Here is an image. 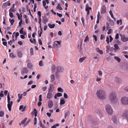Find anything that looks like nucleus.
Segmentation results:
<instances>
[{"instance_id": "obj_1", "label": "nucleus", "mask_w": 128, "mask_h": 128, "mask_svg": "<svg viewBox=\"0 0 128 128\" xmlns=\"http://www.w3.org/2000/svg\"><path fill=\"white\" fill-rule=\"evenodd\" d=\"M96 95L99 99L103 100L105 96V93L104 91L102 90H99L97 91Z\"/></svg>"}, {"instance_id": "obj_2", "label": "nucleus", "mask_w": 128, "mask_h": 128, "mask_svg": "<svg viewBox=\"0 0 128 128\" xmlns=\"http://www.w3.org/2000/svg\"><path fill=\"white\" fill-rule=\"evenodd\" d=\"M109 98L113 103L116 102L117 100L116 94L114 92H112L110 94Z\"/></svg>"}, {"instance_id": "obj_3", "label": "nucleus", "mask_w": 128, "mask_h": 128, "mask_svg": "<svg viewBox=\"0 0 128 128\" xmlns=\"http://www.w3.org/2000/svg\"><path fill=\"white\" fill-rule=\"evenodd\" d=\"M106 109L107 113L110 115L112 114L113 111L111 106L109 104H107L106 106Z\"/></svg>"}, {"instance_id": "obj_4", "label": "nucleus", "mask_w": 128, "mask_h": 128, "mask_svg": "<svg viewBox=\"0 0 128 128\" xmlns=\"http://www.w3.org/2000/svg\"><path fill=\"white\" fill-rule=\"evenodd\" d=\"M121 101L122 103L124 105L128 104V98L126 97L122 98L121 99Z\"/></svg>"}, {"instance_id": "obj_5", "label": "nucleus", "mask_w": 128, "mask_h": 128, "mask_svg": "<svg viewBox=\"0 0 128 128\" xmlns=\"http://www.w3.org/2000/svg\"><path fill=\"white\" fill-rule=\"evenodd\" d=\"M61 42L58 41H55L53 45V46L54 48H56L58 47V44L60 45Z\"/></svg>"}, {"instance_id": "obj_6", "label": "nucleus", "mask_w": 128, "mask_h": 128, "mask_svg": "<svg viewBox=\"0 0 128 128\" xmlns=\"http://www.w3.org/2000/svg\"><path fill=\"white\" fill-rule=\"evenodd\" d=\"M111 119L112 122L115 124H116L118 122V120H117V117L116 116H112Z\"/></svg>"}, {"instance_id": "obj_7", "label": "nucleus", "mask_w": 128, "mask_h": 128, "mask_svg": "<svg viewBox=\"0 0 128 128\" xmlns=\"http://www.w3.org/2000/svg\"><path fill=\"white\" fill-rule=\"evenodd\" d=\"M122 117L123 118H126L127 120H128V110L125 111L122 115Z\"/></svg>"}, {"instance_id": "obj_8", "label": "nucleus", "mask_w": 128, "mask_h": 128, "mask_svg": "<svg viewBox=\"0 0 128 128\" xmlns=\"http://www.w3.org/2000/svg\"><path fill=\"white\" fill-rule=\"evenodd\" d=\"M121 36V39L123 42H126L128 41V38H126L124 35H120Z\"/></svg>"}, {"instance_id": "obj_9", "label": "nucleus", "mask_w": 128, "mask_h": 128, "mask_svg": "<svg viewBox=\"0 0 128 128\" xmlns=\"http://www.w3.org/2000/svg\"><path fill=\"white\" fill-rule=\"evenodd\" d=\"M28 72V69L26 68H23L22 69V71L21 72V74L23 75L24 73L27 74Z\"/></svg>"}, {"instance_id": "obj_10", "label": "nucleus", "mask_w": 128, "mask_h": 128, "mask_svg": "<svg viewBox=\"0 0 128 128\" xmlns=\"http://www.w3.org/2000/svg\"><path fill=\"white\" fill-rule=\"evenodd\" d=\"M13 104V102L12 101H11L9 103H8V107L9 111H10L11 110L12 106Z\"/></svg>"}, {"instance_id": "obj_11", "label": "nucleus", "mask_w": 128, "mask_h": 128, "mask_svg": "<svg viewBox=\"0 0 128 128\" xmlns=\"http://www.w3.org/2000/svg\"><path fill=\"white\" fill-rule=\"evenodd\" d=\"M57 71L60 72H63L64 70L62 67L58 66L57 67Z\"/></svg>"}, {"instance_id": "obj_12", "label": "nucleus", "mask_w": 128, "mask_h": 128, "mask_svg": "<svg viewBox=\"0 0 128 128\" xmlns=\"http://www.w3.org/2000/svg\"><path fill=\"white\" fill-rule=\"evenodd\" d=\"M43 20L45 24H46L48 21V19L45 16H43Z\"/></svg>"}, {"instance_id": "obj_13", "label": "nucleus", "mask_w": 128, "mask_h": 128, "mask_svg": "<svg viewBox=\"0 0 128 128\" xmlns=\"http://www.w3.org/2000/svg\"><path fill=\"white\" fill-rule=\"evenodd\" d=\"M64 99L63 98H60V104L61 106L62 104H64L65 103V101L64 100Z\"/></svg>"}, {"instance_id": "obj_14", "label": "nucleus", "mask_w": 128, "mask_h": 128, "mask_svg": "<svg viewBox=\"0 0 128 128\" xmlns=\"http://www.w3.org/2000/svg\"><path fill=\"white\" fill-rule=\"evenodd\" d=\"M52 96V94L51 93L49 92L47 94L46 98L48 99L51 98Z\"/></svg>"}, {"instance_id": "obj_15", "label": "nucleus", "mask_w": 128, "mask_h": 128, "mask_svg": "<svg viewBox=\"0 0 128 128\" xmlns=\"http://www.w3.org/2000/svg\"><path fill=\"white\" fill-rule=\"evenodd\" d=\"M48 105L49 108H51L53 106L52 102V100L48 102Z\"/></svg>"}, {"instance_id": "obj_16", "label": "nucleus", "mask_w": 128, "mask_h": 128, "mask_svg": "<svg viewBox=\"0 0 128 128\" xmlns=\"http://www.w3.org/2000/svg\"><path fill=\"white\" fill-rule=\"evenodd\" d=\"M53 86L52 84H50V86L48 88V92H52L53 90H52V88H53Z\"/></svg>"}, {"instance_id": "obj_17", "label": "nucleus", "mask_w": 128, "mask_h": 128, "mask_svg": "<svg viewBox=\"0 0 128 128\" xmlns=\"http://www.w3.org/2000/svg\"><path fill=\"white\" fill-rule=\"evenodd\" d=\"M48 26L50 28L52 29L53 28H54L55 26V25L54 24H48Z\"/></svg>"}, {"instance_id": "obj_18", "label": "nucleus", "mask_w": 128, "mask_h": 128, "mask_svg": "<svg viewBox=\"0 0 128 128\" xmlns=\"http://www.w3.org/2000/svg\"><path fill=\"white\" fill-rule=\"evenodd\" d=\"M17 55L20 58H22V54L21 51H18V52Z\"/></svg>"}, {"instance_id": "obj_19", "label": "nucleus", "mask_w": 128, "mask_h": 128, "mask_svg": "<svg viewBox=\"0 0 128 128\" xmlns=\"http://www.w3.org/2000/svg\"><path fill=\"white\" fill-rule=\"evenodd\" d=\"M114 50H120V48H119L117 44H114Z\"/></svg>"}, {"instance_id": "obj_20", "label": "nucleus", "mask_w": 128, "mask_h": 128, "mask_svg": "<svg viewBox=\"0 0 128 128\" xmlns=\"http://www.w3.org/2000/svg\"><path fill=\"white\" fill-rule=\"evenodd\" d=\"M50 78H51V80H50V82H53L55 79V78H54V74H52L50 76Z\"/></svg>"}, {"instance_id": "obj_21", "label": "nucleus", "mask_w": 128, "mask_h": 128, "mask_svg": "<svg viewBox=\"0 0 128 128\" xmlns=\"http://www.w3.org/2000/svg\"><path fill=\"white\" fill-rule=\"evenodd\" d=\"M101 18V17L100 16V15H97V20L96 22L97 24L99 23L100 20Z\"/></svg>"}, {"instance_id": "obj_22", "label": "nucleus", "mask_w": 128, "mask_h": 128, "mask_svg": "<svg viewBox=\"0 0 128 128\" xmlns=\"http://www.w3.org/2000/svg\"><path fill=\"white\" fill-rule=\"evenodd\" d=\"M42 32V28H40V31L38 30V34H39L40 37H41V35Z\"/></svg>"}, {"instance_id": "obj_23", "label": "nucleus", "mask_w": 128, "mask_h": 128, "mask_svg": "<svg viewBox=\"0 0 128 128\" xmlns=\"http://www.w3.org/2000/svg\"><path fill=\"white\" fill-rule=\"evenodd\" d=\"M86 57L84 56L82 58H80L79 59V62H80L81 63L85 59Z\"/></svg>"}, {"instance_id": "obj_24", "label": "nucleus", "mask_w": 128, "mask_h": 128, "mask_svg": "<svg viewBox=\"0 0 128 128\" xmlns=\"http://www.w3.org/2000/svg\"><path fill=\"white\" fill-rule=\"evenodd\" d=\"M70 112L69 111H68L65 114L64 117L65 118H66L67 117H68L70 114Z\"/></svg>"}, {"instance_id": "obj_25", "label": "nucleus", "mask_w": 128, "mask_h": 128, "mask_svg": "<svg viewBox=\"0 0 128 128\" xmlns=\"http://www.w3.org/2000/svg\"><path fill=\"white\" fill-rule=\"evenodd\" d=\"M106 12V9L105 6L103 7L102 8L101 13L104 14Z\"/></svg>"}, {"instance_id": "obj_26", "label": "nucleus", "mask_w": 128, "mask_h": 128, "mask_svg": "<svg viewBox=\"0 0 128 128\" xmlns=\"http://www.w3.org/2000/svg\"><path fill=\"white\" fill-rule=\"evenodd\" d=\"M27 66L29 68L31 69L32 67V63H28L27 64Z\"/></svg>"}, {"instance_id": "obj_27", "label": "nucleus", "mask_w": 128, "mask_h": 128, "mask_svg": "<svg viewBox=\"0 0 128 128\" xmlns=\"http://www.w3.org/2000/svg\"><path fill=\"white\" fill-rule=\"evenodd\" d=\"M9 21L11 25H13L14 23L15 22L14 20L13 19H12L11 20L10 18L9 19Z\"/></svg>"}, {"instance_id": "obj_28", "label": "nucleus", "mask_w": 128, "mask_h": 128, "mask_svg": "<svg viewBox=\"0 0 128 128\" xmlns=\"http://www.w3.org/2000/svg\"><path fill=\"white\" fill-rule=\"evenodd\" d=\"M56 8L60 10H62V8L60 4H58V6L56 7Z\"/></svg>"}, {"instance_id": "obj_29", "label": "nucleus", "mask_w": 128, "mask_h": 128, "mask_svg": "<svg viewBox=\"0 0 128 128\" xmlns=\"http://www.w3.org/2000/svg\"><path fill=\"white\" fill-rule=\"evenodd\" d=\"M120 23V25H121L122 24V22L121 19L120 20H118L116 21V23L117 24H118Z\"/></svg>"}, {"instance_id": "obj_30", "label": "nucleus", "mask_w": 128, "mask_h": 128, "mask_svg": "<svg viewBox=\"0 0 128 128\" xmlns=\"http://www.w3.org/2000/svg\"><path fill=\"white\" fill-rule=\"evenodd\" d=\"M33 112L35 114V115H34V116H35V117H36L37 116V110H36V108H35L34 109Z\"/></svg>"}, {"instance_id": "obj_31", "label": "nucleus", "mask_w": 128, "mask_h": 128, "mask_svg": "<svg viewBox=\"0 0 128 128\" xmlns=\"http://www.w3.org/2000/svg\"><path fill=\"white\" fill-rule=\"evenodd\" d=\"M114 58L118 61V62H120L121 60L117 56H115L114 57Z\"/></svg>"}, {"instance_id": "obj_32", "label": "nucleus", "mask_w": 128, "mask_h": 128, "mask_svg": "<svg viewBox=\"0 0 128 128\" xmlns=\"http://www.w3.org/2000/svg\"><path fill=\"white\" fill-rule=\"evenodd\" d=\"M8 3L7 2L4 3L3 4L2 7H4V8L8 6Z\"/></svg>"}, {"instance_id": "obj_33", "label": "nucleus", "mask_w": 128, "mask_h": 128, "mask_svg": "<svg viewBox=\"0 0 128 128\" xmlns=\"http://www.w3.org/2000/svg\"><path fill=\"white\" fill-rule=\"evenodd\" d=\"M30 54L31 55H32L33 54V50L32 48L30 49Z\"/></svg>"}, {"instance_id": "obj_34", "label": "nucleus", "mask_w": 128, "mask_h": 128, "mask_svg": "<svg viewBox=\"0 0 128 128\" xmlns=\"http://www.w3.org/2000/svg\"><path fill=\"white\" fill-rule=\"evenodd\" d=\"M10 56L12 58H14L16 56H14L13 54L12 53H11L10 54Z\"/></svg>"}, {"instance_id": "obj_35", "label": "nucleus", "mask_w": 128, "mask_h": 128, "mask_svg": "<svg viewBox=\"0 0 128 128\" xmlns=\"http://www.w3.org/2000/svg\"><path fill=\"white\" fill-rule=\"evenodd\" d=\"M30 122V120H29L26 122V123L24 125V126L25 127L26 126H27L28 124Z\"/></svg>"}, {"instance_id": "obj_36", "label": "nucleus", "mask_w": 128, "mask_h": 128, "mask_svg": "<svg viewBox=\"0 0 128 128\" xmlns=\"http://www.w3.org/2000/svg\"><path fill=\"white\" fill-rule=\"evenodd\" d=\"M14 8H11L9 10V12H15L16 10L13 9Z\"/></svg>"}, {"instance_id": "obj_37", "label": "nucleus", "mask_w": 128, "mask_h": 128, "mask_svg": "<svg viewBox=\"0 0 128 128\" xmlns=\"http://www.w3.org/2000/svg\"><path fill=\"white\" fill-rule=\"evenodd\" d=\"M109 13H110V15H111V17L112 18L114 19V17L113 16V14H112V11L110 10L109 12Z\"/></svg>"}, {"instance_id": "obj_38", "label": "nucleus", "mask_w": 128, "mask_h": 128, "mask_svg": "<svg viewBox=\"0 0 128 128\" xmlns=\"http://www.w3.org/2000/svg\"><path fill=\"white\" fill-rule=\"evenodd\" d=\"M27 118H25L24 120L21 121V123L22 124H24L26 122V120L27 119Z\"/></svg>"}, {"instance_id": "obj_39", "label": "nucleus", "mask_w": 128, "mask_h": 128, "mask_svg": "<svg viewBox=\"0 0 128 128\" xmlns=\"http://www.w3.org/2000/svg\"><path fill=\"white\" fill-rule=\"evenodd\" d=\"M110 48V45H107L106 46V51L107 52H109Z\"/></svg>"}, {"instance_id": "obj_40", "label": "nucleus", "mask_w": 128, "mask_h": 128, "mask_svg": "<svg viewBox=\"0 0 128 128\" xmlns=\"http://www.w3.org/2000/svg\"><path fill=\"white\" fill-rule=\"evenodd\" d=\"M85 10L86 11L89 10L88 4H86Z\"/></svg>"}, {"instance_id": "obj_41", "label": "nucleus", "mask_w": 128, "mask_h": 128, "mask_svg": "<svg viewBox=\"0 0 128 128\" xmlns=\"http://www.w3.org/2000/svg\"><path fill=\"white\" fill-rule=\"evenodd\" d=\"M115 42L116 44H118V45H120L121 44V43L120 42L119 40H116L115 41Z\"/></svg>"}, {"instance_id": "obj_42", "label": "nucleus", "mask_w": 128, "mask_h": 128, "mask_svg": "<svg viewBox=\"0 0 128 128\" xmlns=\"http://www.w3.org/2000/svg\"><path fill=\"white\" fill-rule=\"evenodd\" d=\"M9 16L10 17L12 18L14 17V14L12 12H10Z\"/></svg>"}, {"instance_id": "obj_43", "label": "nucleus", "mask_w": 128, "mask_h": 128, "mask_svg": "<svg viewBox=\"0 0 128 128\" xmlns=\"http://www.w3.org/2000/svg\"><path fill=\"white\" fill-rule=\"evenodd\" d=\"M56 94L58 97L62 96V94L60 93H58Z\"/></svg>"}, {"instance_id": "obj_44", "label": "nucleus", "mask_w": 128, "mask_h": 128, "mask_svg": "<svg viewBox=\"0 0 128 128\" xmlns=\"http://www.w3.org/2000/svg\"><path fill=\"white\" fill-rule=\"evenodd\" d=\"M58 92H63V90L61 88H58Z\"/></svg>"}, {"instance_id": "obj_45", "label": "nucleus", "mask_w": 128, "mask_h": 128, "mask_svg": "<svg viewBox=\"0 0 128 128\" xmlns=\"http://www.w3.org/2000/svg\"><path fill=\"white\" fill-rule=\"evenodd\" d=\"M22 23V19H21L19 23V26L20 27L21 26V25Z\"/></svg>"}, {"instance_id": "obj_46", "label": "nucleus", "mask_w": 128, "mask_h": 128, "mask_svg": "<svg viewBox=\"0 0 128 128\" xmlns=\"http://www.w3.org/2000/svg\"><path fill=\"white\" fill-rule=\"evenodd\" d=\"M18 97L19 98H20V99H22V95H23L22 94H21L20 95V94H18Z\"/></svg>"}, {"instance_id": "obj_47", "label": "nucleus", "mask_w": 128, "mask_h": 128, "mask_svg": "<svg viewBox=\"0 0 128 128\" xmlns=\"http://www.w3.org/2000/svg\"><path fill=\"white\" fill-rule=\"evenodd\" d=\"M20 14L21 15V16H20V15L18 16V18L19 20H20L21 19H22V13H20Z\"/></svg>"}, {"instance_id": "obj_48", "label": "nucleus", "mask_w": 128, "mask_h": 128, "mask_svg": "<svg viewBox=\"0 0 128 128\" xmlns=\"http://www.w3.org/2000/svg\"><path fill=\"white\" fill-rule=\"evenodd\" d=\"M4 114V113L3 111H0V116L2 117Z\"/></svg>"}, {"instance_id": "obj_49", "label": "nucleus", "mask_w": 128, "mask_h": 128, "mask_svg": "<svg viewBox=\"0 0 128 128\" xmlns=\"http://www.w3.org/2000/svg\"><path fill=\"white\" fill-rule=\"evenodd\" d=\"M109 37L108 36L106 37V42H107V43L108 44L109 43Z\"/></svg>"}, {"instance_id": "obj_50", "label": "nucleus", "mask_w": 128, "mask_h": 128, "mask_svg": "<svg viewBox=\"0 0 128 128\" xmlns=\"http://www.w3.org/2000/svg\"><path fill=\"white\" fill-rule=\"evenodd\" d=\"M39 65L40 66H43V64L42 61L41 60L40 62L39 63Z\"/></svg>"}, {"instance_id": "obj_51", "label": "nucleus", "mask_w": 128, "mask_h": 128, "mask_svg": "<svg viewBox=\"0 0 128 128\" xmlns=\"http://www.w3.org/2000/svg\"><path fill=\"white\" fill-rule=\"evenodd\" d=\"M110 24L111 26H113L114 24V22L113 20H111L110 22Z\"/></svg>"}, {"instance_id": "obj_52", "label": "nucleus", "mask_w": 128, "mask_h": 128, "mask_svg": "<svg viewBox=\"0 0 128 128\" xmlns=\"http://www.w3.org/2000/svg\"><path fill=\"white\" fill-rule=\"evenodd\" d=\"M93 37L94 38V39L96 42L97 40V36H96L94 35Z\"/></svg>"}, {"instance_id": "obj_53", "label": "nucleus", "mask_w": 128, "mask_h": 128, "mask_svg": "<svg viewBox=\"0 0 128 128\" xmlns=\"http://www.w3.org/2000/svg\"><path fill=\"white\" fill-rule=\"evenodd\" d=\"M23 28H22L20 30V34H22L23 32Z\"/></svg>"}, {"instance_id": "obj_54", "label": "nucleus", "mask_w": 128, "mask_h": 128, "mask_svg": "<svg viewBox=\"0 0 128 128\" xmlns=\"http://www.w3.org/2000/svg\"><path fill=\"white\" fill-rule=\"evenodd\" d=\"M88 40V36H87L85 38L84 40V42H87Z\"/></svg>"}, {"instance_id": "obj_55", "label": "nucleus", "mask_w": 128, "mask_h": 128, "mask_svg": "<svg viewBox=\"0 0 128 128\" xmlns=\"http://www.w3.org/2000/svg\"><path fill=\"white\" fill-rule=\"evenodd\" d=\"M2 44L4 46H7V42L6 41H4L2 42Z\"/></svg>"}, {"instance_id": "obj_56", "label": "nucleus", "mask_w": 128, "mask_h": 128, "mask_svg": "<svg viewBox=\"0 0 128 128\" xmlns=\"http://www.w3.org/2000/svg\"><path fill=\"white\" fill-rule=\"evenodd\" d=\"M55 70V67L54 65L53 66L52 68V70L53 72H54Z\"/></svg>"}, {"instance_id": "obj_57", "label": "nucleus", "mask_w": 128, "mask_h": 128, "mask_svg": "<svg viewBox=\"0 0 128 128\" xmlns=\"http://www.w3.org/2000/svg\"><path fill=\"white\" fill-rule=\"evenodd\" d=\"M119 38V34L118 33H117L115 36V38L116 39H118Z\"/></svg>"}, {"instance_id": "obj_58", "label": "nucleus", "mask_w": 128, "mask_h": 128, "mask_svg": "<svg viewBox=\"0 0 128 128\" xmlns=\"http://www.w3.org/2000/svg\"><path fill=\"white\" fill-rule=\"evenodd\" d=\"M3 92V91H1V92L0 93V96L1 97H2L4 96Z\"/></svg>"}, {"instance_id": "obj_59", "label": "nucleus", "mask_w": 128, "mask_h": 128, "mask_svg": "<svg viewBox=\"0 0 128 128\" xmlns=\"http://www.w3.org/2000/svg\"><path fill=\"white\" fill-rule=\"evenodd\" d=\"M64 97L65 98H68V96L65 93H64Z\"/></svg>"}, {"instance_id": "obj_60", "label": "nucleus", "mask_w": 128, "mask_h": 128, "mask_svg": "<svg viewBox=\"0 0 128 128\" xmlns=\"http://www.w3.org/2000/svg\"><path fill=\"white\" fill-rule=\"evenodd\" d=\"M38 14L39 16V17H41V12L40 11H38Z\"/></svg>"}, {"instance_id": "obj_61", "label": "nucleus", "mask_w": 128, "mask_h": 128, "mask_svg": "<svg viewBox=\"0 0 128 128\" xmlns=\"http://www.w3.org/2000/svg\"><path fill=\"white\" fill-rule=\"evenodd\" d=\"M38 41L40 44L41 45H42V43L41 40L40 38L38 39Z\"/></svg>"}, {"instance_id": "obj_62", "label": "nucleus", "mask_w": 128, "mask_h": 128, "mask_svg": "<svg viewBox=\"0 0 128 128\" xmlns=\"http://www.w3.org/2000/svg\"><path fill=\"white\" fill-rule=\"evenodd\" d=\"M19 33L18 32H16L15 35L16 38H17V37L19 36Z\"/></svg>"}, {"instance_id": "obj_63", "label": "nucleus", "mask_w": 128, "mask_h": 128, "mask_svg": "<svg viewBox=\"0 0 128 128\" xmlns=\"http://www.w3.org/2000/svg\"><path fill=\"white\" fill-rule=\"evenodd\" d=\"M43 5L44 6H46V2L44 0H43L42 1Z\"/></svg>"}, {"instance_id": "obj_64", "label": "nucleus", "mask_w": 128, "mask_h": 128, "mask_svg": "<svg viewBox=\"0 0 128 128\" xmlns=\"http://www.w3.org/2000/svg\"><path fill=\"white\" fill-rule=\"evenodd\" d=\"M104 35L101 34V37L100 38V39L101 40H102L103 38H104Z\"/></svg>"}]
</instances>
